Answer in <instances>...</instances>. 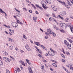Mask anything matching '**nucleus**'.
Here are the masks:
<instances>
[{
    "mask_svg": "<svg viewBox=\"0 0 73 73\" xmlns=\"http://www.w3.org/2000/svg\"><path fill=\"white\" fill-rule=\"evenodd\" d=\"M64 42V43L66 45H67V46H71V44H69L66 40H65Z\"/></svg>",
    "mask_w": 73,
    "mask_h": 73,
    "instance_id": "4",
    "label": "nucleus"
},
{
    "mask_svg": "<svg viewBox=\"0 0 73 73\" xmlns=\"http://www.w3.org/2000/svg\"><path fill=\"white\" fill-rule=\"evenodd\" d=\"M44 38H46V39H48V36H46L44 37Z\"/></svg>",
    "mask_w": 73,
    "mask_h": 73,
    "instance_id": "53",
    "label": "nucleus"
},
{
    "mask_svg": "<svg viewBox=\"0 0 73 73\" xmlns=\"http://www.w3.org/2000/svg\"><path fill=\"white\" fill-rule=\"evenodd\" d=\"M50 70H51V71H53V68H50Z\"/></svg>",
    "mask_w": 73,
    "mask_h": 73,
    "instance_id": "60",
    "label": "nucleus"
},
{
    "mask_svg": "<svg viewBox=\"0 0 73 73\" xmlns=\"http://www.w3.org/2000/svg\"><path fill=\"white\" fill-rule=\"evenodd\" d=\"M16 16H17L18 17H20L21 16V15H19V14H16Z\"/></svg>",
    "mask_w": 73,
    "mask_h": 73,
    "instance_id": "45",
    "label": "nucleus"
},
{
    "mask_svg": "<svg viewBox=\"0 0 73 73\" xmlns=\"http://www.w3.org/2000/svg\"><path fill=\"white\" fill-rule=\"evenodd\" d=\"M3 26H5L6 28H10V26H7V25H3Z\"/></svg>",
    "mask_w": 73,
    "mask_h": 73,
    "instance_id": "21",
    "label": "nucleus"
},
{
    "mask_svg": "<svg viewBox=\"0 0 73 73\" xmlns=\"http://www.w3.org/2000/svg\"><path fill=\"white\" fill-rule=\"evenodd\" d=\"M35 13H36V14H38V12H37V11H35Z\"/></svg>",
    "mask_w": 73,
    "mask_h": 73,
    "instance_id": "64",
    "label": "nucleus"
},
{
    "mask_svg": "<svg viewBox=\"0 0 73 73\" xmlns=\"http://www.w3.org/2000/svg\"><path fill=\"white\" fill-rule=\"evenodd\" d=\"M13 27H15V26L16 25V23L12 22L11 23Z\"/></svg>",
    "mask_w": 73,
    "mask_h": 73,
    "instance_id": "11",
    "label": "nucleus"
},
{
    "mask_svg": "<svg viewBox=\"0 0 73 73\" xmlns=\"http://www.w3.org/2000/svg\"><path fill=\"white\" fill-rule=\"evenodd\" d=\"M66 53V54H67V55H68V56H70V53H69V52L67 51Z\"/></svg>",
    "mask_w": 73,
    "mask_h": 73,
    "instance_id": "31",
    "label": "nucleus"
},
{
    "mask_svg": "<svg viewBox=\"0 0 73 73\" xmlns=\"http://www.w3.org/2000/svg\"><path fill=\"white\" fill-rule=\"evenodd\" d=\"M51 35H52L54 37H55L56 36V35L54 33H53V32H52V34H51Z\"/></svg>",
    "mask_w": 73,
    "mask_h": 73,
    "instance_id": "20",
    "label": "nucleus"
},
{
    "mask_svg": "<svg viewBox=\"0 0 73 73\" xmlns=\"http://www.w3.org/2000/svg\"><path fill=\"white\" fill-rule=\"evenodd\" d=\"M63 68H64V69L66 71V72H68V70H66V68L65 67H63Z\"/></svg>",
    "mask_w": 73,
    "mask_h": 73,
    "instance_id": "47",
    "label": "nucleus"
},
{
    "mask_svg": "<svg viewBox=\"0 0 73 73\" xmlns=\"http://www.w3.org/2000/svg\"><path fill=\"white\" fill-rule=\"evenodd\" d=\"M17 23L18 24H21V25H23V24L21 22H20L19 20H17Z\"/></svg>",
    "mask_w": 73,
    "mask_h": 73,
    "instance_id": "7",
    "label": "nucleus"
},
{
    "mask_svg": "<svg viewBox=\"0 0 73 73\" xmlns=\"http://www.w3.org/2000/svg\"><path fill=\"white\" fill-rule=\"evenodd\" d=\"M61 4H62V5H65L66 3L65 2H61Z\"/></svg>",
    "mask_w": 73,
    "mask_h": 73,
    "instance_id": "34",
    "label": "nucleus"
},
{
    "mask_svg": "<svg viewBox=\"0 0 73 73\" xmlns=\"http://www.w3.org/2000/svg\"><path fill=\"white\" fill-rule=\"evenodd\" d=\"M54 28H55V29H56V30H58V29H58V28L56 27V26H54Z\"/></svg>",
    "mask_w": 73,
    "mask_h": 73,
    "instance_id": "22",
    "label": "nucleus"
},
{
    "mask_svg": "<svg viewBox=\"0 0 73 73\" xmlns=\"http://www.w3.org/2000/svg\"><path fill=\"white\" fill-rule=\"evenodd\" d=\"M52 65H53V66H55V68H57V65L55 63H53Z\"/></svg>",
    "mask_w": 73,
    "mask_h": 73,
    "instance_id": "27",
    "label": "nucleus"
},
{
    "mask_svg": "<svg viewBox=\"0 0 73 73\" xmlns=\"http://www.w3.org/2000/svg\"><path fill=\"white\" fill-rule=\"evenodd\" d=\"M73 64H70L67 65V67L70 68L71 70H73V67L72 66Z\"/></svg>",
    "mask_w": 73,
    "mask_h": 73,
    "instance_id": "3",
    "label": "nucleus"
},
{
    "mask_svg": "<svg viewBox=\"0 0 73 73\" xmlns=\"http://www.w3.org/2000/svg\"><path fill=\"white\" fill-rule=\"evenodd\" d=\"M60 32H62V33H64V32H65L64 30L62 29H60Z\"/></svg>",
    "mask_w": 73,
    "mask_h": 73,
    "instance_id": "24",
    "label": "nucleus"
},
{
    "mask_svg": "<svg viewBox=\"0 0 73 73\" xmlns=\"http://www.w3.org/2000/svg\"><path fill=\"white\" fill-rule=\"evenodd\" d=\"M38 8H39V9H42V8L40 6Z\"/></svg>",
    "mask_w": 73,
    "mask_h": 73,
    "instance_id": "59",
    "label": "nucleus"
},
{
    "mask_svg": "<svg viewBox=\"0 0 73 73\" xmlns=\"http://www.w3.org/2000/svg\"><path fill=\"white\" fill-rule=\"evenodd\" d=\"M29 12L30 13H32V11L31 10H29Z\"/></svg>",
    "mask_w": 73,
    "mask_h": 73,
    "instance_id": "61",
    "label": "nucleus"
},
{
    "mask_svg": "<svg viewBox=\"0 0 73 73\" xmlns=\"http://www.w3.org/2000/svg\"><path fill=\"white\" fill-rule=\"evenodd\" d=\"M70 29L72 33H73V26H71L70 27Z\"/></svg>",
    "mask_w": 73,
    "mask_h": 73,
    "instance_id": "8",
    "label": "nucleus"
},
{
    "mask_svg": "<svg viewBox=\"0 0 73 73\" xmlns=\"http://www.w3.org/2000/svg\"><path fill=\"white\" fill-rule=\"evenodd\" d=\"M62 61L63 62H66L65 60H64V59H62Z\"/></svg>",
    "mask_w": 73,
    "mask_h": 73,
    "instance_id": "50",
    "label": "nucleus"
},
{
    "mask_svg": "<svg viewBox=\"0 0 73 73\" xmlns=\"http://www.w3.org/2000/svg\"><path fill=\"white\" fill-rule=\"evenodd\" d=\"M60 55L62 56V57H63V58H65V56H64V55L62 54H60Z\"/></svg>",
    "mask_w": 73,
    "mask_h": 73,
    "instance_id": "42",
    "label": "nucleus"
},
{
    "mask_svg": "<svg viewBox=\"0 0 73 73\" xmlns=\"http://www.w3.org/2000/svg\"><path fill=\"white\" fill-rule=\"evenodd\" d=\"M26 61L28 63V64H29L31 65V62H29V60H28V59H26Z\"/></svg>",
    "mask_w": 73,
    "mask_h": 73,
    "instance_id": "12",
    "label": "nucleus"
},
{
    "mask_svg": "<svg viewBox=\"0 0 73 73\" xmlns=\"http://www.w3.org/2000/svg\"><path fill=\"white\" fill-rule=\"evenodd\" d=\"M41 69H44V66L42 65H41Z\"/></svg>",
    "mask_w": 73,
    "mask_h": 73,
    "instance_id": "35",
    "label": "nucleus"
},
{
    "mask_svg": "<svg viewBox=\"0 0 73 73\" xmlns=\"http://www.w3.org/2000/svg\"><path fill=\"white\" fill-rule=\"evenodd\" d=\"M20 62L23 65H24L25 66V64L24 63H23L24 62H23L22 60H20Z\"/></svg>",
    "mask_w": 73,
    "mask_h": 73,
    "instance_id": "14",
    "label": "nucleus"
},
{
    "mask_svg": "<svg viewBox=\"0 0 73 73\" xmlns=\"http://www.w3.org/2000/svg\"><path fill=\"white\" fill-rule=\"evenodd\" d=\"M35 45H36L37 46H38V45L39 46H43V45H41L40 43L38 42H35Z\"/></svg>",
    "mask_w": 73,
    "mask_h": 73,
    "instance_id": "5",
    "label": "nucleus"
},
{
    "mask_svg": "<svg viewBox=\"0 0 73 73\" xmlns=\"http://www.w3.org/2000/svg\"><path fill=\"white\" fill-rule=\"evenodd\" d=\"M10 57L11 58H12V59H13V61H15V58H13V57H12V56H10Z\"/></svg>",
    "mask_w": 73,
    "mask_h": 73,
    "instance_id": "36",
    "label": "nucleus"
},
{
    "mask_svg": "<svg viewBox=\"0 0 73 73\" xmlns=\"http://www.w3.org/2000/svg\"><path fill=\"white\" fill-rule=\"evenodd\" d=\"M50 61H52V62H56V60H51Z\"/></svg>",
    "mask_w": 73,
    "mask_h": 73,
    "instance_id": "51",
    "label": "nucleus"
},
{
    "mask_svg": "<svg viewBox=\"0 0 73 73\" xmlns=\"http://www.w3.org/2000/svg\"><path fill=\"white\" fill-rule=\"evenodd\" d=\"M52 52H53V53H57V52H56L55 51H54L53 50L52 51Z\"/></svg>",
    "mask_w": 73,
    "mask_h": 73,
    "instance_id": "56",
    "label": "nucleus"
},
{
    "mask_svg": "<svg viewBox=\"0 0 73 73\" xmlns=\"http://www.w3.org/2000/svg\"><path fill=\"white\" fill-rule=\"evenodd\" d=\"M52 0H47L46 1V3H47V4H48V3H49L50 4H51V2Z\"/></svg>",
    "mask_w": 73,
    "mask_h": 73,
    "instance_id": "9",
    "label": "nucleus"
},
{
    "mask_svg": "<svg viewBox=\"0 0 73 73\" xmlns=\"http://www.w3.org/2000/svg\"><path fill=\"white\" fill-rule=\"evenodd\" d=\"M58 16L62 20H63V19H64V18H63V17H61V16L60 15H58Z\"/></svg>",
    "mask_w": 73,
    "mask_h": 73,
    "instance_id": "29",
    "label": "nucleus"
},
{
    "mask_svg": "<svg viewBox=\"0 0 73 73\" xmlns=\"http://www.w3.org/2000/svg\"><path fill=\"white\" fill-rule=\"evenodd\" d=\"M67 40H68V41L70 42V43H72L73 42V41H72V40L71 39L69 38H67Z\"/></svg>",
    "mask_w": 73,
    "mask_h": 73,
    "instance_id": "18",
    "label": "nucleus"
},
{
    "mask_svg": "<svg viewBox=\"0 0 73 73\" xmlns=\"http://www.w3.org/2000/svg\"><path fill=\"white\" fill-rule=\"evenodd\" d=\"M33 20H34L35 22H37V18L36 17H33Z\"/></svg>",
    "mask_w": 73,
    "mask_h": 73,
    "instance_id": "15",
    "label": "nucleus"
},
{
    "mask_svg": "<svg viewBox=\"0 0 73 73\" xmlns=\"http://www.w3.org/2000/svg\"><path fill=\"white\" fill-rule=\"evenodd\" d=\"M68 5H70V6H72V4H71L70 3V2H69V1H68Z\"/></svg>",
    "mask_w": 73,
    "mask_h": 73,
    "instance_id": "39",
    "label": "nucleus"
},
{
    "mask_svg": "<svg viewBox=\"0 0 73 73\" xmlns=\"http://www.w3.org/2000/svg\"><path fill=\"white\" fill-rule=\"evenodd\" d=\"M52 15H53V17H55L56 18V15L54 13H52Z\"/></svg>",
    "mask_w": 73,
    "mask_h": 73,
    "instance_id": "32",
    "label": "nucleus"
},
{
    "mask_svg": "<svg viewBox=\"0 0 73 73\" xmlns=\"http://www.w3.org/2000/svg\"><path fill=\"white\" fill-rule=\"evenodd\" d=\"M4 60H5L7 62H11V60L9 58H8L6 57H4L3 58Z\"/></svg>",
    "mask_w": 73,
    "mask_h": 73,
    "instance_id": "2",
    "label": "nucleus"
},
{
    "mask_svg": "<svg viewBox=\"0 0 73 73\" xmlns=\"http://www.w3.org/2000/svg\"><path fill=\"white\" fill-rule=\"evenodd\" d=\"M29 71H32V68H31V67H30L29 68Z\"/></svg>",
    "mask_w": 73,
    "mask_h": 73,
    "instance_id": "43",
    "label": "nucleus"
},
{
    "mask_svg": "<svg viewBox=\"0 0 73 73\" xmlns=\"http://www.w3.org/2000/svg\"><path fill=\"white\" fill-rule=\"evenodd\" d=\"M69 38H71V39H72V40H73V37H72L71 36L69 37Z\"/></svg>",
    "mask_w": 73,
    "mask_h": 73,
    "instance_id": "63",
    "label": "nucleus"
},
{
    "mask_svg": "<svg viewBox=\"0 0 73 73\" xmlns=\"http://www.w3.org/2000/svg\"><path fill=\"white\" fill-rule=\"evenodd\" d=\"M67 27H69L70 25H71V24L70 23H68V24H67Z\"/></svg>",
    "mask_w": 73,
    "mask_h": 73,
    "instance_id": "37",
    "label": "nucleus"
},
{
    "mask_svg": "<svg viewBox=\"0 0 73 73\" xmlns=\"http://www.w3.org/2000/svg\"><path fill=\"white\" fill-rule=\"evenodd\" d=\"M66 11H64L62 13V16H64V15H66Z\"/></svg>",
    "mask_w": 73,
    "mask_h": 73,
    "instance_id": "16",
    "label": "nucleus"
},
{
    "mask_svg": "<svg viewBox=\"0 0 73 73\" xmlns=\"http://www.w3.org/2000/svg\"><path fill=\"white\" fill-rule=\"evenodd\" d=\"M47 32H45V35H49L50 34L51 35L52 33V30L49 29H47Z\"/></svg>",
    "mask_w": 73,
    "mask_h": 73,
    "instance_id": "1",
    "label": "nucleus"
},
{
    "mask_svg": "<svg viewBox=\"0 0 73 73\" xmlns=\"http://www.w3.org/2000/svg\"><path fill=\"white\" fill-rule=\"evenodd\" d=\"M9 48H10V49L11 50L13 49V46H10L9 47Z\"/></svg>",
    "mask_w": 73,
    "mask_h": 73,
    "instance_id": "38",
    "label": "nucleus"
},
{
    "mask_svg": "<svg viewBox=\"0 0 73 73\" xmlns=\"http://www.w3.org/2000/svg\"><path fill=\"white\" fill-rule=\"evenodd\" d=\"M10 32L11 33H14V31L13 30H10Z\"/></svg>",
    "mask_w": 73,
    "mask_h": 73,
    "instance_id": "44",
    "label": "nucleus"
},
{
    "mask_svg": "<svg viewBox=\"0 0 73 73\" xmlns=\"http://www.w3.org/2000/svg\"><path fill=\"white\" fill-rule=\"evenodd\" d=\"M42 7L43 8H44V9H47V8H48V7H45V6H42Z\"/></svg>",
    "mask_w": 73,
    "mask_h": 73,
    "instance_id": "25",
    "label": "nucleus"
},
{
    "mask_svg": "<svg viewBox=\"0 0 73 73\" xmlns=\"http://www.w3.org/2000/svg\"><path fill=\"white\" fill-rule=\"evenodd\" d=\"M3 54H5L6 56H7L8 55V53L6 52V51H4L3 52Z\"/></svg>",
    "mask_w": 73,
    "mask_h": 73,
    "instance_id": "17",
    "label": "nucleus"
},
{
    "mask_svg": "<svg viewBox=\"0 0 73 73\" xmlns=\"http://www.w3.org/2000/svg\"><path fill=\"white\" fill-rule=\"evenodd\" d=\"M31 4L32 6V7H33V8L35 6V5H33V4Z\"/></svg>",
    "mask_w": 73,
    "mask_h": 73,
    "instance_id": "58",
    "label": "nucleus"
},
{
    "mask_svg": "<svg viewBox=\"0 0 73 73\" xmlns=\"http://www.w3.org/2000/svg\"><path fill=\"white\" fill-rule=\"evenodd\" d=\"M20 68H21V69L22 70H23V66H22V65H20Z\"/></svg>",
    "mask_w": 73,
    "mask_h": 73,
    "instance_id": "46",
    "label": "nucleus"
},
{
    "mask_svg": "<svg viewBox=\"0 0 73 73\" xmlns=\"http://www.w3.org/2000/svg\"><path fill=\"white\" fill-rule=\"evenodd\" d=\"M70 2H71V3H72V4H73V0H72V1L70 0Z\"/></svg>",
    "mask_w": 73,
    "mask_h": 73,
    "instance_id": "57",
    "label": "nucleus"
},
{
    "mask_svg": "<svg viewBox=\"0 0 73 73\" xmlns=\"http://www.w3.org/2000/svg\"><path fill=\"white\" fill-rule=\"evenodd\" d=\"M25 48L28 50H31L29 46H26Z\"/></svg>",
    "mask_w": 73,
    "mask_h": 73,
    "instance_id": "13",
    "label": "nucleus"
},
{
    "mask_svg": "<svg viewBox=\"0 0 73 73\" xmlns=\"http://www.w3.org/2000/svg\"><path fill=\"white\" fill-rule=\"evenodd\" d=\"M35 6H36V7H37V8H38L39 7V5H37L36 4L35 5Z\"/></svg>",
    "mask_w": 73,
    "mask_h": 73,
    "instance_id": "52",
    "label": "nucleus"
},
{
    "mask_svg": "<svg viewBox=\"0 0 73 73\" xmlns=\"http://www.w3.org/2000/svg\"><path fill=\"white\" fill-rule=\"evenodd\" d=\"M30 73H33V72L32 71V70H31V71H29Z\"/></svg>",
    "mask_w": 73,
    "mask_h": 73,
    "instance_id": "55",
    "label": "nucleus"
},
{
    "mask_svg": "<svg viewBox=\"0 0 73 73\" xmlns=\"http://www.w3.org/2000/svg\"><path fill=\"white\" fill-rule=\"evenodd\" d=\"M0 65H3V63L0 60Z\"/></svg>",
    "mask_w": 73,
    "mask_h": 73,
    "instance_id": "33",
    "label": "nucleus"
},
{
    "mask_svg": "<svg viewBox=\"0 0 73 73\" xmlns=\"http://www.w3.org/2000/svg\"><path fill=\"white\" fill-rule=\"evenodd\" d=\"M65 24V23H61L60 24V26L61 27L63 28L64 27V24Z\"/></svg>",
    "mask_w": 73,
    "mask_h": 73,
    "instance_id": "26",
    "label": "nucleus"
},
{
    "mask_svg": "<svg viewBox=\"0 0 73 73\" xmlns=\"http://www.w3.org/2000/svg\"><path fill=\"white\" fill-rule=\"evenodd\" d=\"M38 55L39 57H41H41H42V56H41V55L40 54H38Z\"/></svg>",
    "mask_w": 73,
    "mask_h": 73,
    "instance_id": "54",
    "label": "nucleus"
},
{
    "mask_svg": "<svg viewBox=\"0 0 73 73\" xmlns=\"http://www.w3.org/2000/svg\"><path fill=\"white\" fill-rule=\"evenodd\" d=\"M9 41H11L12 42H13V40H12L11 39V38H9Z\"/></svg>",
    "mask_w": 73,
    "mask_h": 73,
    "instance_id": "28",
    "label": "nucleus"
},
{
    "mask_svg": "<svg viewBox=\"0 0 73 73\" xmlns=\"http://www.w3.org/2000/svg\"><path fill=\"white\" fill-rule=\"evenodd\" d=\"M41 3L42 4V7H43L44 6V3H43V2L42 1H41Z\"/></svg>",
    "mask_w": 73,
    "mask_h": 73,
    "instance_id": "49",
    "label": "nucleus"
},
{
    "mask_svg": "<svg viewBox=\"0 0 73 73\" xmlns=\"http://www.w3.org/2000/svg\"><path fill=\"white\" fill-rule=\"evenodd\" d=\"M65 7H66L68 9H69L70 8V7H69V6L67 5L66 4L65 5Z\"/></svg>",
    "mask_w": 73,
    "mask_h": 73,
    "instance_id": "23",
    "label": "nucleus"
},
{
    "mask_svg": "<svg viewBox=\"0 0 73 73\" xmlns=\"http://www.w3.org/2000/svg\"><path fill=\"white\" fill-rule=\"evenodd\" d=\"M70 18H71V19H73V16H70Z\"/></svg>",
    "mask_w": 73,
    "mask_h": 73,
    "instance_id": "62",
    "label": "nucleus"
},
{
    "mask_svg": "<svg viewBox=\"0 0 73 73\" xmlns=\"http://www.w3.org/2000/svg\"><path fill=\"white\" fill-rule=\"evenodd\" d=\"M6 71L7 73H10V72L8 70H6Z\"/></svg>",
    "mask_w": 73,
    "mask_h": 73,
    "instance_id": "40",
    "label": "nucleus"
},
{
    "mask_svg": "<svg viewBox=\"0 0 73 73\" xmlns=\"http://www.w3.org/2000/svg\"><path fill=\"white\" fill-rule=\"evenodd\" d=\"M53 9L54 11H57V8L56 7H53Z\"/></svg>",
    "mask_w": 73,
    "mask_h": 73,
    "instance_id": "19",
    "label": "nucleus"
},
{
    "mask_svg": "<svg viewBox=\"0 0 73 73\" xmlns=\"http://www.w3.org/2000/svg\"><path fill=\"white\" fill-rule=\"evenodd\" d=\"M58 16L62 20H63V19H64V18H63V17H61V16L60 15H58Z\"/></svg>",
    "mask_w": 73,
    "mask_h": 73,
    "instance_id": "30",
    "label": "nucleus"
},
{
    "mask_svg": "<svg viewBox=\"0 0 73 73\" xmlns=\"http://www.w3.org/2000/svg\"><path fill=\"white\" fill-rule=\"evenodd\" d=\"M0 12H1V13H5V16H7V14H6V13H5V12L3 11V10H2V9H0Z\"/></svg>",
    "mask_w": 73,
    "mask_h": 73,
    "instance_id": "6",
    "label": "nucleus"
},
{
    "mask_svg": "<svg viewBox=\"0 0 73 73\" xmlns=\"http://www.w3.org/2000/svg\"><path fill=\"white\" fill-rule=\"evenodd\" d=\"M41 46L42 48H43V49H45V50H46V48L44 46Z\"/></svg>",
    "mask_w": 73,
    "mask_h": 73,
    "instance_id": "48",
    "label": "nucleus"
},
{
    "mask_svg": "<svg viewBox=\"0 0 73 73\" xmlns=\"http://www.w3.org/2000/svg\"><path fill=\"white\" fill-rule=\"evenodd\" d=\"M18 26V24L16 23V25L14 27L15 28H16Z\"/></svg>",
    "mask_w": 73,
    "mask_h": 73,
    "instance_id": "41",
    "label": "nucleus"
},
{
    "mask_svg": "<svg viewBox=\"0 0 73 73\" xmlns=\"http://www.w3.org/2000/svg\"><path fill=\"white\" fill-rule=\"evenodd\" d=\"M48 54H49V56H53L52 54V52L51 51H49L48 52Z\"/></svg>",
    "mask_w": 73,
    "mask_h": 73,
    "instance_id": "10",
    "label": "nucleus"
}]
</instances>
